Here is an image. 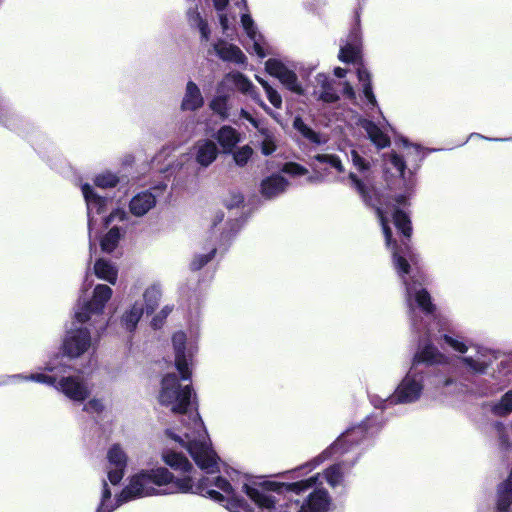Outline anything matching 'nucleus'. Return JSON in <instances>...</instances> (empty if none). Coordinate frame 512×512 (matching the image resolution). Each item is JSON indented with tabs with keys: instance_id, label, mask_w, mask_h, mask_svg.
Instances as JSON below:
<instances>
[{
	"instance_id": "23",
	"label": "nucleus",
	"mask_w": 512,
	"mask_h": 512,
	"mask_svg": "<svg viewBox=\"0 0 512 512\" xmlns=\"http://www.w3.org/2000/svg\"><path fill=\"white\" fill-rule=\"evenodd\" d=\"M204 105V97L198 85L193 81L186 83L185 92L180 103L183 112H195Z\"/></svg>"
},
{
	"instance_id": "16",
	"label": "nucleus",
	"mask_w": 512,
	"mask_h": 512,
	"mask_svg": "<svg viewBox=\"0 0 512 512\" xmlns=\"http://www.w3.org/2000/svg\"><path fill=\"white\" fill-rule=\"evenodd\" d=\"M107 476L112 485H117L124 477L128 456L120 444H113L107 451Z\"/></svg>"
},
{
	"instance_id": "19",
	"label": "nucleus",
	"mask_w": 512,
	"mask_h": 512,
	"mask_svg": "<svg viewBox=\"0 0 512 512\" xmlns=\"http://www.w3.org/2000/svg\"><path fill=\"white\" fill-rule=\"evenodd\" d=\"M336 81L324 73H319L315 77L313 94L324 103H334L339 100L338 91L335 87Z\"/></svg>"
},
{
	"instance_id": "48",
	"label": "nucleus",
	"mask_w": 512,
	"mask_h": 512,
	"mask_svg": "<svg viewBox=\"0 0 512 512\" xmlns=\"http://www.w3.org/2000/svg\"><path fill=\"white\" fill-rule=\"evenodd\" d=\"M12 114V109L9 103L0 95V123L8 126V122Z\"/></svg>"
},
{
	"instance_id": "7",
	"label": "nucleus",
	"mask_w": 512,
	"mask_h": 512,
	"mask_svg": "<svg viewBox=\"0 0 512 512\" xmlns=\"http://www.w3.org/2000/svg\"><path fill=\"white\" fill-rule=\"evenodd\" d=\"M441 340L453 351L460 354H466L469 348L474 350L473 355L460 358V363L472 374H484L496 359L491 349L469 344L468 341L461 336L443 334Z\"/></svg>"
},
{
	"instance_id": "39",
	"label": "nucleus",
	"mask_w": 512,
	"mask_h": 512,
	"mask_svg": "<svg viewBox=\"0 0 512 512\" xmlns=\"http://www.w3.org/2000/svg\"><path fill=\"white\" fill-rule=\"evenodd\" d=\"M512 503V480L503 482L498 488L497 507L499 512H508Z\"/></svg>"
},
{
	"instance_id": "3",
	"label": "nucleus",
	"mask_w": 512,
	"mask_h": 512,
	"mask_svg": "<svg viewBox=\"0 0 512 512\" xmlns=\"http://www.w3.org/2000/svg\"><path fill=\"white\" fill-rule=\"evenodd\" d=\"M159 403L172 413L181 415V428H168L166 435L185 448L195 463L207 473L218 471L219 457L211 448L204 423L197 412L196 394L191 384H181L175 373L161 381Z\"/></svg>"
},
{
	"instance_id": "40",
	"label": "nucleus",
	"mask_w": 512,
	"mask_h": 512,
	"mask_svg": "<svg viewBox=\"0 0 512 512\" xmlns=\"http://www.w3.org/2000/svg\"><path fill=\"white\" fill-rule=\"evenodd\" d=\"M188 21L192 27H195L199 30L202 41L207 42L210 39L211 32L208 27V23L205 19L202 18L197 10L188 11Z\"/></svg>"
},
{
	"instance_id": "22",
	"label": "nucleus",
	"mask_w": 512,
	"mask_h": 512,
	"mask_svg": "<svg viewBox=\"0 0 512 512\" xmlns=\"http://www.w3.org/2000/svg\"><path fill=\"white\" fill-rule=\"evenodd\" d=\"M212 49L214 53L225 62H231L236 65L246 64L247 58L245 54L236 45L219 40L212 45Z\"/></svg>"
},
{
	"instance_id": "42",
	"label": "nucleus",
	"mask_w": 512,
	"mask_h": 512,
	"mask_svg": "<svg viewBox=\"0 0 512 512\" xmlns=\"http://www.w3.org/2000/svg\"><path fill=\"white\" fill-rule=\"evenodd\" d=\"M313 160L319 164H327L329 167L335 169L338 173H344L345 168L341 159L334 154L319 153L313 156Z\"/></svg>"
},
{
	"instance_id": "57",
	"label": "nucleus",
	"mask_w": 512,
	"mask_h": 512,
	"mask_svg": "<svg viewBox=\"0 0 512 512\" xmlns=\"http://www.w3.org/2000/svg\"><path fill=\"white\" fill-rule=\"evenodd\" d=\"M403 142H404L405 147H407V148H409L410 150H412V151L410 152V154H411V155H412V154H415V159H414V160H415V161H418V160L420 161V160L422 159V158L420 157L421 148H420L419 146H417V145H411V146H408V144H407V141H406V140H404Z\"/></svg>"
},
{
	"instance_id": "9",
	"label": "nucleus",
	"mask_w": 512,
	"mask_h": 512,
	"mask_svg": "<svg viewBox=\"0 0 512 512\" xmlns=\"http://www.w3.org/2000/svg\"><path fill=\"white\" fill-rule=\"evenodd\" d=\"M370 424V419H367L362 424L353 427L351 429L346 430L338 439L320 456L313 459L311 462H308L302 466H299L295 470L290 471L291 474L300 473L303 470L307 472L312 471L316 468L320 463L324 461L325 458L331 455L339 454L345 455L351 452L354 449V444L360 442L364 436L368 433Z\"/></svg>"
},
{
	"instance_id": "14",
	"label": "nucleus",
	"mask_w": 512,
	"mask_h": 512,
	"mask_svg": "<svg viewBox=\"0 0 512 512\" xmlns=\"http://www.w3.org/2000/svg\"><path fill=\"white\" fill-rule=\"evenodd\" d=\"M266 71L279 81L290 91L296 94H302L303 88L298 81L296 73L288 68L282 61L270 58L265 63Z\"/></svg>"
},
{
	"instance_id": "55",
	"label": "nucleus",
	"mask_w": 512,
	"mask_h": 512,
	"mask_svg": "<svg viewBox=\"0 0 512 512\" xmlns=\"http://www.w3.org/2000/svg\"><path fill=\"white\" fill-rule=\"evenodd\" d=\"M343 94L349 100H354L356 98L355 91L349 82L343 83Z\"/></svg>"
},
{
	"instance_id": "35",
	"label": "nucleus",
	"mask_w": 512,
	"mask_h": 512,
	"mask_svg": "<svg viewBox=\"0 0 512 512\" xmlns=\"http://www.w3.org/2000/svg\"><path fill=\"white\" fill-rule=\"evenodd\" d=\"M203 252L195 254L191 261V269L199 270L212 260L217 251V245L212 238L208 240L207 244L203 247Z\"/></svg>"
},
{
	"instance_id": "21",
	"label": "nucleus",
	"mask_w": 512,
	"mask_h": 512,
	"mask_svg": "<svg viewBox=\"0 0 512 512\" xmlns=\"http://www.w3.org/2000/svg\"><path fill=\"white\" fill-rule=\"evenodd\" d=\"M432 383L434 384L436 390H439L445 394L460 395L470 391L467 384L458 381L451 376H446L440 372L433 374Z\"/></svg>"
},
{
	"instance_id": "20",
	"label": "nucleus",
	"mask_w": 512,
	"mask_h": 512,
	"mask_svg": "<svg viewBox=\"0 0 512 512\" xmlns=\"http://www.w3.org/2000/svg\"><path fill=\"white\" fill-rule=\"evenodd\" d=\"M193 155L197 164L206 168L211 165L218 156L217 145L209 139L198 140L193 147Z\"/></svg>"
},
{
	"instance_id": "60",
	"label": "nucleus",
	"mask_w": 512,
	"mask_h": 512,
	"mask_svg": "<svg viewBox=\"0 0 512 512\" xmlns=\"http://www.w3.org/2000/svg\"><path fill=\"white\" fill-rule=\"evenodd\" d=\"M219 22L222 27L223 32H226L228 29V17L222 12L219 13Z\"/></svg>"
},
{
	"instance_id": "31",
	"label": "nucleus",
	"mask_w": 512,
	"mask_h": 512,
	"mask_svg": "<svg viewBox=\"0 0 512 512\" xmlns=\"http://www.w3.org/2000/svg\"><path fill=\"white\" fill-rule=\"evenodd\" d=\"M361 127L366 131L369 139L377 148L382 149L390 145L389 137L371 120H362Z\"/></svg>"
},
{
	"instance_id": "28",
	"label": "nucleus",
	"mask_w": 512,
	"mask_h": 512,
	"mask_svg": "<svg viewBox=\"0 0 512 512\" xmlns=\"http://www.w3.org/2000/svg\"><path fill=\"white\" fill-rule=\"evenodd\" d=\"M144 306L140 301H135L120 318V325L126 331L132 333L143 316Z\"/></svg>"
},
{
	"instance_id": "56",
	"label": "nucleus",
	"mask_w": 512,
	"mask_h": 512,
	"mask_svg": "<svg viewBox=\"0 0 512 512\" xmlns=\"http://www.w3.org/2000/svg\"><path fill=\"white\" fill-rule=\"evenodd\" d=\"M240 116L246 120H248L256 129L260 127L259 122L251 116L249 112H247L245 109L240 110Z\"/></svg>"
},
{
	"instance_id": "32",
	"label": "nucleus",
	"mask_w": 512,
	"mask_h": 512,
	"mask_svg": "<svg viewBox=\"0 0 512 512\" xmlns=\"http://www.w3.org/2000/svg\"><path fill=\"white\" fill-rule=\"evenodd\" d=\"M94 273L99 279L107 281L112 285L117 281V268L111 262L104 259H98L96 261L94 264Z\"/></svg>"
},
{
	"instance_id": "34",
	"label": "nucleus",
	"mask_w": 512,
	"mask_h": 512,
	"mask_svg": "<svg viewBox=\"0 0 512 512\" xmlns=\"http://www.w3.org/2000/svg\"><path fill=\"white\" fill-rule=\"evenodd\" d=\"M293 127L307 140H309L311 143L316 145H322L326 144L328 141V138L320 134L316 131H314L312 128H310L307 124L304 123V121L297 117L293 121Z\"/></svg>"
},
{
	"instance_id": "18",
	"label": "nucleus",
	"mask_w": 512,
	"mask_h": 512,
	"mask_svg": "<svg viewBox=\"0 0 512 512\" xmlns=\"http://www.w3.org/2000/svg\"><path fill=\"white\" fill-rule=\"evenodd\" d=\"M166 186V183H161L159 186L153 188L155 193L147 190L136 194L129 202L130 212L136 217L147 214L155 207L160 192L163 191Z\"/></svg>"
},
{
	"instance_id": "4",
	"label": "nucleus",
	"mask_w": 512,
	"mask_h": 512,
	"mask_svg": "<svg viewBox=\"0 0 512 512\" xmlns=\"http://www.w3.org/2000/svg\"><path fill=\"white\" fill-rule=\"evenodd\" d=\"M320 477V474H316L308 479L292 483L275 481L245 483L242 487V491L258 507L260 512H277L280 496H282L284 492H291L297 495L305 493L309 489L316 487L318 483H322Z\"/></svg>"
},
{
	"instance_id": "59",
	"label": "nucleus",
	"mask_w": 512,
	"mask_h": 512,
	"mask_svg": "<svg viewBox=\"0 0 512 512\" xmlns=\"http://www.w3.org/2000/svg\"><path fill=\"white\" fill-rule=\"evenodd\" d=\"M228 2L229 0H213L214 6L218 12H223Z\"/></svg>"
},
{
	"instance_id": "62",
	"label": "nucleus",
	"mask_w": 512,
	"mask_h": 512,
	"mask_svg": "<svg viewBox=\"0 0 512 512\" xmlns=\"http://www.w3.org/2000/svg\"><path fill=\"white\" fill-rule=\"evenodd\" d=\"M257 81L261 84V86L263 87V89L265 91H267L269 88H271V86L269 85V83L267 81H265L264 79L260 78V77H256Z\"/></svg>"
},
{
	"instance_id": "8",
	"label": "nucleus",
	"mask_w": 512,
	"mask_h": 512,
	"mask_svg": "<svg viewBox=\"0 0 512 512\" xmlns=\"http://www.w3.org/2000/svg\"><path fill=\"white\" fill-rule=\"evenodd\" d=\"M432 370H420L411 367L405 377L396 387L394 393L388 398L382 400V404L378 405L377 398L371 397V402L375 407L386 409L393 404H411L417 402L424 391V380L426 375L431 374Z\"/></svg>"
},
{
	"instance_id": "46",
	"label": "nucleus",
	"mask_w": 512,
	"mask_h": 512,
	"mask_svg": "<svg viewBox=\"0 0 512 512\" xmlns=\"http://www.w3.org/2000/svg\"><path fill=\"white\" fill-rule=\"evenodd\" d=\"M351 161L355 169L366 178V174L370 170V162L363 158L356 150H351Z\"/></svg>"
},
{
	"instance_id": "1",
	"label": "nucleus",
	"mask_w": 512,
	"mask_h": 512,
	"mask_svg": "<svg viewBox=\"0 0 512 512\" xmlns=\"http://www.w3.org/2000/svg\"><path fill=\"white\" fill-rule=\"evenodd\" d=\"M348 180L350 186L358 192L363 201L375 208L386 245L392 250L395 269L405 285L406 305L411 327L415 332L427 336V339L419 341L418 350L413 357L411 367L418 368L420 364L431 366L446 363L448 357L441 353L430 341L435 330L439 332L445 330L446 320L434 314L435 306L431 301L430 294L423 288V276L410 265V262L415 263V255L408 242L403 240L400 245L393 242L391 229L388 226L389 216H391L395 227L408 239L412 232L408 215L396 207L383 209L377 206L369 194V187L364 179H361L354 172L348 174Z\"/></svg>"
},
{
	"instance_id": "37",
	"label": "nucleus",
	"mask_w": 512,
	"mask_h": 512,
	"mask_svg": "<svg viewBox=\"0 0 512 512\" xmlns=\"http://www.w3.org/2000/svg\"><path fill=\"white\" fill-rule=\"evenodd\" d=\"M257 130L259 137L257 141L259 143L262 154L265 156L271 155L277 148V140L275 134L263 126L258 127Z\"/></svg>"
},
{
	"instance_id": "43",
	"label": "nucleus",
	"mask_w": 512,
	"mask_h": 512,
	"mask_svg": "<svg viewBox=\"0 0 512 512\" xmlns=\"http://www.w3.org/2000/svg\"><path fill=\"white\" fill-rule=\"evenodd\" d=\"M120 182V178L111 171H104L96 175L94 183L99 188H114Z\"/></svg>"
},
{
	"instance_id": "36",
	"label": "nucleus",
	"mask_w": 512,
	"mask_h": 512,
	"mask_svg": "<svg viewBox=\"0 0 512 512\" xmlns=\"http://www.w3.org/2000/svg\"><path fill=\"white\" fill-rule=\"evenodd\" d=\"M203 252L195 254L191 261V269L199 270L212 260L217 251V245L212 238L208 240L207 244L203 247Z\"/></svg>"
},
{
	"instance_id": "15",
	"label": "nucleus",
	"mask_w": 512,
	"mask_h": 512,
	"mask_svg": "<svg viewBox=\"0 0 512 512\" xmlns=\"http://www.w3.org/2000/svg\"><path fill=\"white\" fill-rule=\"evenodd\" d=\"M81 191L87 206L88 228L91 234L92 230L97 225V216L105 212L109 199L98 195L95 189L87 183L81 186Z\"/></svg>"
},
{
	"instance_id": "6",
	"label": "nucleus",
	"mask_w": 512,
	"mask_h": 512,
	"mask_svg": "<svg viewBox=\"0 0 512 512\" xmlns=\"http://www.w3.org/2000/svg\"><path fill=\"white\" fill-rule=\"evenodd\" d=\"M9 379L34 381L53 386L74 402H84L91 393V387L82 375L63 376L57 381L55 376L44 373H32L29 375L15 374L9 376Z\"/></svg>"
},
{
	"instance_id": "52",
	"label": "nucleus",
	"mask_w": 512,
	"mask_h": 512,
	"mask_svg": "<svg viewBox=\"0 0 512 512\" xmlns=\"http://www.w3.org/2000/svg\"><path fill=\"white\" fill-rule=\"evenodd\" d=\"M282 171L294 176L305 175L308 172V170L305 167L294 162L286 163Z\"/></svg>"
},
{
	"instance_id": "2",
	"label": "nucleus",
	"mask_w": 512,
	"mask_h": 512,
	"mask_svg": "<svg viewBox=\"0 0 512 512\" xmlns=\"http://www.w3.org/2000/svg\"><path fill=\"white\" fill-rule=\"evenodd\" d=\"M192 493L207 496L219 503H226L231 511L241 508L244 500L234 491L232 485L223 477H216L213 483L209 478H203L194 483L191 477L175 478L164 467L142 469L129 478V483L117 496L111 500V491L106 481H103L101 502L97 512H112L123 503L159 494Z\"/></svg>"
},
{
	"instance_id": "11",
	"label": "nucleus",
	"mask_w": 512,
	"mask_h": 512,
	"mask_svg": "<svg viewBox=\"0 0 512 512\" xmlns=\"http://www.w3.org/2000/svg\"><path fill=\"white\" fill-rule=\"evenodd\" d=\"M235 88L244 95L249 96L261 107L267 110L266 104L261 100L259 93L253 83L242 73L232 71L227 73L217 86V92H228Z\"/></svg>"
},
{
	"instance_id": "10",
	"label": "nucleus",
	"mask_w": 512,
	"mask_h": 512,
	"mask_svg": "<svg viewBox=\"0 0 512 512\" xmlns=\"http://www.w3.org/2000/svg\"><path fill=\"white\" fill-rule=\"evenodd\" d=\"M172 345L175 367L181 376V380L190 381L193 358L198 352L197 338L192 333L188 335L183 331H178L172 336Z\"/></svg>"
},
{
	"instance_id": "29",
	"label": "nucleus",
	"mask_w": 512,
	"mask_h": 512,
	"mask_svg": "<svg viewBox=\"0 0 512 512\" xmlns=\"http://www.w3.org/2000/svg\"><path fill=\"white\" fill-rule=\"evenodd\" d=\"M357 78L362 84V93L369 109L378 107L376 97L373 93L371 84V75L369 71L361 64L357 68Z\"/></svg>"
},
{
	"instance_id": "53",
	"label": "nucleus",
	"mask_w": 512,
	"mask_h": 512,
	"mask_svg": "<svg viewBox=\"0 0 512 512\" xmlns=\"http://www.w3.org/2000/svg\"><path fill=\"white\" fill-rule=\"evenodd\" d=\"M266 92L269 102L275 107L280 108L282 106V97L273 87L269 88Z\"/></svg>"
},
{
	"instance_id": "33",
	"label": "nucleus",
	"mask_w": 512,
	"mask_h": 512,
	"mask_svg": "<svg viewBox=\"0 0 512 512\" xmlns=\"http://www.w3.org/2000/svg\"><path fill=\"white\" fill-rule=\"evenodd\" d=\"M163 461L174 470L188 472L192 469L189 460L182 454L173 450H165L162 454Z\"/></svg>"
},
{
	"instance_id": "25",
	"label": "nucleus",
	"mask_w": 512,
	"mask_h": 512,
	"mask_svg": "<svg viewBox=\"0 0 512 512\" xmlns=\"http://www.w3.org/2000/svg\"><path fill=\"white\" fill-rule=\"evenodd\" d=\"M241 24H242V27L245 30L247 36L253 43V45H252L253 52L259 58H265L267 53H266L264 45H263L264 44L263 37L257 31V27L255 26L254 21L251 18V16L247 13L242 14Z\"/></svg>"
},
{
	"instance_id": "45",
	"label": "nucleus",
	"mask_w": 512,
	"mask_h": 512,
	"mask_svg": "<svg viewBox=\"0 0 512 512\" xmlns=\"http://www.w3.org/2000/svg\"><path fill=\"white\" fill-rule=\"evenodd\" d=\"M492 411L497 416H504L512 412V390L506 392L501 399L492 406Z\"/></svg>"
},
{
	"instance_id": "24",
	"label": "nucleus",
	"mask_w": 512,
	"mask_h": 512,
	"mask_svg": "<svg viewBox=\"0 0 512 512\" xmlns=\"http://www.w3.org/2000/svg\"><path fill=\"white\" fill-rule=\"evenodd\" d=\"M358 455V452H354L351 458L344 459L325 471V479L331 487L335 488L343 484L345 471H348L355 464L358 459Z\"/></svg>"
},
{
	"instance_id": "5",
	"label": "nucleus",
	"mask_w": 512,
	"mask_h": 512,
	"mask_svg": "<svg viewBox=\"0 0 512 512\" xmlns=\"http://www.w3.org/2000/svg\"><path fill=\"white\" fill-rule=\"evenodd\" d=\"M112 294L113 291L108 285L98 284L90 299L81 296L75 308L76 322L80 325L87 324L97 334L102 333L108 325V320L104 316V308Z\"/></svg>"
},
{
	"instance_id": "41",
	"label": "nucleus",
	"mask_w": 512,
	"mask_h": 512,
	"mask_svg": "<svg viewBox=\"0 0 512 512\" xmlns=\"http://www.w3.org/2000/svg\"><path fill=\"white\" fill-rule=\"evenodd\" d=\"M161 296L162 290L158 284H153L145 290L143 297L147 313H152L155 311L159 304Z\"/></svg>"
},
{
	"instance_id": "26",
	"label": "nucleus",
	"mask_w": 512,
	"mask_h": 512,
	"mask_svg": "<svg viewBox=\"0 0 512 512\" xmlns=\"http://www.w3.org/2000/svg\"><path fill=\"white\" fill-rule=\"evenodd\" d=\"M288 186L289 182L283 176L274 174L262 180L261 194L266 199H272L285 192Z\"/></svg>"
},
{
	"instance_id": "54",
	"label": "nucleus",
	"mask_w": 512,
	"mask_h": 512,
	"mask_svg": "<svg viewBox=\"0 0 512 512\" xmlns=\"http://www.w3.org/2000/svg\"><path fill=\"white\" fill-rule=\"evenodd\" d=\"M494 429L497 431L500 439V444L503 448H506L508 446V437L505 434V428L502 423L496 422L494 424Z\"/></svg>"
},
{
	"instance_id": "58",
	"label": "nucleus",
	"mask_w": 512,
	"mask_h": 512,
	"mask_svg": "<svg viewBox=\"0 0 512 512\" xmlns=\"http://www.w3.org/2000/svg\"><path fill=\"white\" fill-rule=\"evenodd\" d=\"M243 202V197L241 194L235 193L232 195V201L227 203L229 208L239 206Z\"/></svg>"
},
{
	"instance_id": "47",
	"label": "nucleus",
	"mask_w": 512,
	"mask_h": 512,
	"mask_svg": "<svg viewBox=\"0 0 512 512\" xmlns=\"http://www.w3.org/2000/svg\"><path fill=\"white\" fill-rule=\"evenodd\" d=\"M253 154V149L249 145H244L236 150L233 154L235 163L243 167L245 166Z\"/></svg>"
},
{
	"instance_id": "12",
	"label": "nucleus",
	"mask_w": 512,
	"mask_h": 512,
	"mask_svg": "<svg viewBox=\"0 0 512 512\" xmlns=\"http://www.w3.org/2000/svg\"><path fill=\"white\" fill-rule=\"evenodd\" d=\"M93 347L88 326L69 330L63 341L64 353L70 358H78Z\"/></svg>"
},
{
	"instance_id": "27",
	"label": "nucleus",
	"mask_w": 512,
	"mask_h": 512,
	"mask_svg": "<svg viewBox=\"0 0 512 512\" xmlns=\"http://www.w3.org/2000/svg\"><path fill=\"white\" fill-rule=\"evenodd\" d=\"M329 503L327 491L318 489L310 493L308 500L298 512H324L328 509Z\"/></svg>"
},
{
	"instance_id": "50",
	"label": "nucleus",
	"mask_w": 512,
	"mask_h": 512,
	"mask_svg": "<svg viewBox=\"0 0 512 512\" xmlns=\"http://www.w3.org/2000/svg\"><path fill=\"white\" fill-rule=\"evenodd\" d=\"M104 410V403L101 399L93 398L89 400L84 406L83 411L89 414H100Z\"/></svg>"
},
{
	"instance_id": "61",
	"label": "nucleus",
	"mask_w": 512,
	"mask_h": 512,
	"mask_svg": "<svg viewBox=\"0 0 512 512\" xmlns=\"http://www.w3.org/2000/svg\"><path fill=\"white\" fill-rule=\"evenodd\" d=\"M346 73H347V70H346V69H344V68H341V67H337V68H335V70H334V74H335V76H336V77H338V78H343V77H345V76H346Z\"/></svg>"
},
{
	"instance_id": "30",
	"label": "nucleus",
	"mask_w": 512,
	"mask_h": 512,
	"mask_svg": "<svg viewBox=\"0 0 512 512\" xmlns=\"http://www.w3.org/2000/svg\"><path fill=\"white\" fill-rule=\"evenodd\" d=\"M215 139L225 152H231L240 142V133L235 128L225 125L217 131Z\"/></svg>"
},
{
	"instance_id": "13",
	"label": "nucleus",
	"mask_w": 512,
	"mask_h": 512,
	"mask_svg": "<svg viewBox=\"0 0 512 512\" xmlns=\"http://www.w3.org/2000/svg\"><path fill=\"white\" fill-rule=\"evenodd\" d=\"M384 165L387 172L394 170L404 182V193L396 196L395 201L398 205H405L407 199L413 194L415 187V179L411 176L406 178L405 161L395 152L386 155Z\"/></svg>"
},
{
	"instance_id": "63",
	"label": "nucleus",
	"mask_w": 512,
	"mask_h": 512,
	"mask_svg": "<svg viewBox=\"0 0 512 512\" xmlns=\"http://www.w3.org/2000/svg\"><path fill=\"white\" fill-rule=\"evenodd\" d=\"M58 367L54 365L53 363L49 362L46 364L45 370L49 372H55L57 371Z\"/></svg>"
},
{
	"instance_id": "51",
	"label": "nucleus",
	"mask_w": 512,
	"mask_h": 512,
	"mask_svg": "<svg viewBox=\"0 0 512 512\" xmlns=\"http://www.w3.org/2000/svg\"><path fill=\"white\" fill-rule=\"evenodd\" d=\"M126 218V212L121 209H117L111 212L108 216H103L101 221L105 227H108L114 221H123Z\"/></svg>"
},
{
	"instance_id": "44",
	"label": "nucleus",
	"mask_w": 512,
	"mask_h": 512,
	"mask_svg": "<svg viewBox=\"0 0 512 512\" xmlns=\"http://www.w3.org/2000/svg\"><path fill=\"white\" fill-rule=\"evenodd\" d=\"M121 238V232L118 227H112L101 240V248L105 252H112Z\"/></svg>"
},
{
	"instance_id": "49",
	"label": "nucleus",
	"mask_w": 512,
	"mask_h": 512,
	"mask_svg": "<svg viewBox=\"0 0 512 512\" xmlns=\"http://www.w3.org/2000/svg\"><path fill=\"white\" fill-rule=\"evenodd\" d=\"M173 305H165L160 312L152 319V326L155 329H158L162 326L164 320L169 316V314L173 311Z\"/></svg>"
},
{
	"instance_id": "64",
	"label": "nucleus",
	"mask_w": 512,
	"mask_h": 512,
	"mask_svg": "<svg viewBox=\"0 0 512 512\" xmlns=\"http://www.w3.org/2000/svg\"><path fill=\"white\" fill-rule=\"evenodd\" d=\"M224 218L223 213H217L214 220V225H216L217 222H221Z\"/></svg>"
},
{
	"instance_id": "38",
	"label": "nucleus",
	"mask_w": 512,
	"mask_h": 512,
	"mask_svg": "<svg viewBox=\"0 0 512 512\" xmlns=\"http://www.w3.org/2000/svg\"><path fill=\"white\" fill-rule=\"evenodd\" d=\"M209 108L220 117L221 120L229 118V95L225 92L218 93L209 103Z\"/></svg>"
},
{
	"instance_id": "17",
	"label": "nucleus",
	"mask_w": 512,
	"mask_h": 512,
	"mask_svg": "<svg viewBox=\"0 0 512 512\" xmlns=\"http://www.w3.org/2000/svg\"><path fill=\"white\" fill-rule=\"evenodd\" d=\"M359 21V16H357L355 26L350 30L343 44L340 45L339 59L342 62L354 63L360 58L362 37Z\"/></svg>"
}]
</instances>
